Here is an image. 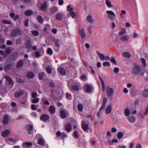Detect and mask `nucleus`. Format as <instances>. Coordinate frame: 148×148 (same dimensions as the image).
Returning a JSON list of instances; mask_svg holds the SVG:
<instances>
[{
  "label": "nucleus",
  "mask_w": 148,
  "mask_h": 148,
  "mask_svg": "<svg viewBox=\"0 0 148 148\" xmlns=\"http://www.w3.org/2000/svg\"><path fill=\"white\" fill-rule=\"evenodd\" d=\"M47 3L46 1H45L41 5V10H45L47 8Z\"/></svg>",
  "instance_id": "nucleus-35"
},
{
  "label": "nucleus",
  "mask_w": 148,
  "mask_h": 148,
  "mask_svg": "<svg viewBox=\"0 0 148 148\" xmlns=\"http://www.w3.org/2000/svg\"><path fill=\"white\" fill-rule=\"evenodd\" d=\"M58 9L57 7H53L51 8L50 10V13L52 14L58 11Z\"/></svg>",
  "instance_id": "nucleus-20"
},
{
  "label": "nucleus",
  "mask_w": 148,
  "mask_h": 148,
  "mask_svg": "<svg viewBox=\"0 0 148 148\" xmlns=\"http://www.w3.org/2000/svg\"><path fill=\"white\" fill-rule=\"evenodd\" d=\"M80 79L82 80L85 81L87 79V77L85 75H83L81 76Z\"/></svg>",
  "instance_id": "nucleus-55"
},
{
  "label": "nucleus",
  "mask_w": 148,
  "mask_h": 148,
  "mask_svg": "<svg viewBox=\"0 0 148 148\" xmlns=\"http://www.w3.org/2000/svg\"><path fill=\"white\" fill-rule=\"evenodd\" d=\"M126 13V12L125 10H122L121 11L120 16L121 19L124 18Z\"/></svg>",
  "instance_id": "nucleus-30"
},
{
  "label": "nucleus",
  "mask_w": 148,
  "mask_h": 148,
  "mask_svg": "<svg viewBox=\"0 0 148 148\" xmlns=\"http://www.w3.org/2000/svg\"><path fill=\"white\" fill-rule=\"evenodd\" d=\"M73 88L74 90H78L79 89V86H73Z\"/></svg>",
  "instance_id": "nucleus-64"
},
{
  "label": "nucleus",
  "mask_w": 148,
  "mask_h": 148,
  "mask_svg": "<svg viewBox=\"0 0 148 148\" xmlns=\"http://www.w3.org/2000/svg\"><path fill=\"white\" fill-rule=\"evenodd\" d=\"M9 118L8 115H6L4 117L3 119V123L4 124H7L9 121Z\"/></svg>",
  "instance_id": "nucleus-25"
},
{
  "label": "nucleus",
  "mask_w": 148,
  "mask_h": 148,
  "mask_svg": "<svg viewBox=\"0 0 148 148\" xmlns=\"http://www.w3.org/2000/svg\"><path fill=\"white\" fill-rule=\"evenodd\" d=\"M37 19L38 22L40 23H42L43 22V19L42 17L40 16H38L37 17Z\"/></svg>",
  "instance_id": "nucleus-46"
},
{
  "label": "nucleus",
  "mask_w": 148,
  "mask_h": 148,
  "mask_svg": "<svg viewBox=\"0 0 148 148\" xmlns=\"http://www.w3.org/2000/svg\"><path fill=\"white\" fill-rule=\"evenodd\" d=\"M124 113L125 115L126 116H129L130 114L129 109L128 108H125L124 110Z\"/></svg>",
  "instance_id": "nucleus-33"
},
{
  "label": "nucleus",
  "mask_w": 148,
  "mask_h": 148,
  "mask_svg": "<svg viewBox=\"0 0 148 148\" xmlns=\"http://www.w3.org/2000/svg\"><path fill=\"white\" fill-rule=\"evenodd\" d=\"M26 128L28 131V133L30 134H31L32 133V131L33 129V126L30 125H28L26 126Z\"/></svg>",
  "instance_id": "nucleus-22"
},
{
  "label": "nucleus",
  "mask_w": 148,
  "mask_h": 148,
  "mask_svg": "<svg viewBox=\"0 0 148 148\" xmlns=\"http://www.w3.org/2000/svg\"><path fill=\"white\" fill-rule=\"evenodd\" d=\"M21 104L22 107L24 108L26 107L28 105L27 101L26 100H25L22 101Z\"/></svg>",
  "instance_id": "nucleus-36"
},
{
  "label": "nucleus",
  "mask_w": 148,
  "mask_h": 148,
  "mask_svg": "<svg viewBox=\"0 0 148 148\" xmlns=\"http://www.w3.org/2000/svg\"><path fill=\"white\" fill-rule=\"evenodd\" d=\"M111 1V0H105L106 4L108 8H111L113 7Z\"/></svg>",
  "instance_id": "nucleus-26"
},
{
  "label": "nucleus",
  "mask_w": 148,
  "mask_h": 148,
  "mask_svg": "<svg viewBox=\"0 0 148 148\" xmlns=\"http://www.w3.org/2000/svg\"><path fill=\"white\" fill-rule=\"evenodd\" d=\"M121 39L123 41H127L128 40V38L127 36L126 35H124L122 36L121 37Z\"/></svg>",
  "instance_id": "nucleus-48"
},
{
  "label": "nucleus",
  "mask_w": 148,
  "mask_h": 148,
  "mask_svg": "<svg viewBox=\"0 0 148 148\" xmlns=\"http://www.w3.org/2000/svg\"><path fill=\"white\" fill-rule=\"evenodd\" d=\"M108 142L110 145H112L114 143H117L118 140L116 139H113L112 140H110V139H108Z\"/></svg>",
  "instance_id": "nucleus-17"
},
{
  "label": "nucleus",
  "mask_w": 148,
  "mask_h": 148,
  "mask_svg": "<svg viewBox=\"0 0 148 148\" xmlns=\"http://www.w3.org/2000/svg\"><path fill=\"white\" fill-rule=\"evenodd\" d=\"M123 136V134L122 132H119L117 135V138L119 139L122 138Z\"/></svg>",
  "instance_id": "nucleus-42"
},
{
  "label": "nucleus",
  "mask_w": 148,
  "mask_h": 148,
  "mask_svg": "<svg viewBox=\"0 0 148 148\" xmlns=\"http://www.w3.org/2000/svg\"><path fill=\"white\" fill-rule=\"evenodd\" d=\"M23 64V62L22 60H19L17 63L16 66L17 68H19L21 67Z\"/></svg>",
  "instance_id": "nucleus-40"
},
{
  "label": "nucleus",
  "mask_w": 148,
  "mask_h": 148,
  "mask_svg": "<svg viewBox=\"0 0 148 148\" xmlns=\"http://www.w3.org/2000/svg\"><path fill=\"white\" fill-rule=\"evenodd\" d=\"M140 61L144 67H146V66L147 64L146 61L144 58H141L140 59Z\"/></svg>",
  "instance_id": "nucleus-34"
},
{
  "label": "nucleus",
  "mask_w": 148,
  "mask_h": 148,
  "mask_svg": "<svg viewBox=\"0 0 148 148\" xmlns=\"http://www.w3.org/2000/svg\"><path fill=\"white\" fill-rule=\"evenodd\" d=\"M45 73H41L39 74V78L40 79H42L45 75Z\"/></svg>",
  "instance_id": "nucleus-49"
},
{
  "label": "nucleus",
  "mask_w": 148,
  "mask_h": 148,
  "mask_svg": "<svg viewBox=\"0 0 148 148\" xmlns=\"http://www.w3.org/2000/svg\"><path fill=\"white\" fill-rule=\"evenodd\" d=\"M85 88H86V92H90L91 91V88L90 85H85L84 86Z\"/></svg>",
  "instance_id": "nucleus-39"
},
{
  "label": "nucleus",
  "mask_w": 148,
  "mask_h": 148,
  "mask_svg": "<svg viewBox=\"0 0 148 148\" xmlns=\"http://www.w3.org/2000/svg\"><path fill=\"white\" fill-rule=\"evenodd\" d=\"M125 32V31L124 29L120 31L119 33V35H122L124 34Z\"/></svg>",
  "instance_id": "nucleus-59"
},
{
  "label": "nucleus",
  "mask_w": 148,
  "mask_h": 148,
  "mask_svg": "<svg viewBox=\"0 0 148 148\" xmlns=\"http://www.w3.org/2000/svg\"><path fill=\"white\" fill-rule=\"evenodd\" d=\"M5 77L9 83V84L12 85L13 84V82L12 79L10 77L5 76Z\"/></svg>",
  "instance_id": "nucleus-31"
},
{
  "label": "nucleus",
  "mask_w": 148,
  "mask_h": 148,
  "mask_svg": "<svg viewBox=\"0 0 148 148\" xmlns=\"http://www.w3.org/2000/svg\"><path fill=\"white\" fill-rule=\"evenodd\" d=\"M73 136V137L75 138H77L78 137V133L77 131H75L74 132Z\"/></svg>",
  "instance_id": "nucleus-58"
},
{
  "label": "nucleus",
  "mask_w": 148,
  "mask_h": 148,
  "mask_svg": "<svg viewBox=\"0 0 148 148\" xmlns=\"http://www.w3.org/2000/svg\"><path fill=\"white\" fill-rule=\"evenodd\" d=\"M99 79L101 83L102 87V90L103 91H104L105 90V85L104 82L103 81V80L100 76H99Z\"/></svg>",
  "instance_id": "nucleus-24"
},
{
  "label": "nucleus",
  "mask_w": 148,
  "mask_h": 148,
  "mask_svg": "<svg viewBox=\"0 0 148 148\" xmlns=\"http://www.w3.org/2000/svg\"><path fill=\"white\" fill-rule=\"evenodd\" d=\"M2 23H3L7 24H11V22L8 20H4L2 21Z\"/></svg>",
  "instance_id": "nucleus-57"
},
{
  "label": "nucleus",
  "mask_w": 148,
  "mask_h": 148,
  "mask_svg": "<svg viewBox=\"0 0 148 148\" xmlns=\"http://www.w3.org/2000/svg\"><path fill=\"white\" fill-rule=\"evenodd\" d=\"M132 36H133L134 38H137L138 37V35L137 33L135 32H134L133 33Z\"/></svg>",
  "instance_id": "nucleus-61"
},
{
  "label": "nucleus",
  "mask_w": 148,
  "mask_h": 148,
  "mask_svg": "<svg viewBox=\"0 0 148 148\" xmlns=\"http://www.w3.org/2000/svg\"><path fill=\"white\" fill-rule=\"evenodd\" d=\"M22 31L19 28H16L14 29L11 35L13 36H16L21 34Z\"/></svg>",
  "instance_id": "nucleus-4"
},
{
  "label": "nucleus",
  "mask_w": 148,
  "mask_h": 148,
  "mask_svg": "<svg viewBox=\"0 0 148 148\" xmlns=\"http://www.w3.org/2000/svg\"><path fill=\"white\" fill-rule=\"evenodd\" d=\"M119 71V69L118 67H115L114 69V71L115 73H118Z\"/></svg>",
  "instance_id": "nucleus-62"
},
{
  "label": "nucleus",
  "mask_w": 148,
  "mask_h": 148,
  "mask_svg": "<svg viewBox=\"0 0 148 148\" xmlns=\"http://www.w3.org/2000/svg\"><path fill=\"white\" fill-rule=\"evenodd\" d=\"M33 144L31 142H27L23 144V146L24 148H28L32 146Z\"/></svg>",
  "instance_id": "nucleus-13"
},
{
  "label": "nucleus",
  "mask_w": 148,
  "mask_h": 148,
  "mask_svg": "<svg viewBox=\"0 0 148 148\" xmlns=\"http://www.w3.org/2000/svg\"><path fill=\"white\" fill-rule=\"evenodd\" d=\"M127 120L130 122L131 123H134L136 121V118L132 116H129L127 118Z\"/></svg>",
  "instance_id": "nucleus-16"
},
{
  "label": "nucleus",
  "mask_w": 148,
  "mask_h": 148,
  "mask_svg": "<svg viewBox=\"0 0 148 148\" xmlns=\"http://www.w3.org/2000/svg\"><path fill=\"white\" fill-rule=\"evenodd\" d=\"M45 70L48 73H51V68L49 67H46L45 68Z\"/></svg>",
  "instance_id": "nucleus-54"
},
{
  "label": "nucleus",
  "mask_w": 148,
  "mask_h": 148,
  "mask_svg": "<svg viewBox=\"0 0 148 148\" xmlns=\"http://www.w3.org/2000/svg\"><path fill=\"white\" fill-rule=\"evenodd\" d=\"M25 45L26 47L29 49L31 47L32 45L31 44V42L30 41H26L25 43Z\"/></svg>",
  "instance_id": "nucleus-38"
},
{
  "label": "nucleus",
  "mask_w": 148,
  "mask_h": 148,
  "mask_svg": "<svg viewBox=\"0 0 148 148\" xmlns=\"http://www.w3.org/2000/svg\"><path fill=\"white\" fill-rule=\"evenodd\" d=\"M82 126L83 130L84 131H86L89 128L88 125L86 123L85 121L84 120L82 122Z\"/></svg>",
  "instance_id": "nucleus-9"
},
{
  "label": "nucleus",
  "mask_w": 148,
  "mask_h": 148,
  "mask_svg": "<svg viewBox=\"0 0 148 148\" xmlns=\"http://www.w3.org/2000/svg\"><path fill=\"white\" fill-rule=\"evenodd\" d=\"M142 95L145 98L148 97V90L147 89H145L142 92Z\"/></svg>",
  "instance_id": "nucleus-28"
},
{
  "label": "nucleus",
  "mask_w": 148,
  "mask_h": 148,
  "mask_svg": "<svg viewBox=\"0 0 148 148\" xmlns=\"http://www.w3.org/2000/svg\"><path fill=\"white\" fill-rule=\"evenodd\" d=\"M24 93V91L21 90L20 91L16 93L14 95L15 97L16 98H18Z\"/></svg>",
  "instance_id": "nucleus-15"
},
{
  "label": "nucleus",
  "mask_w": 148,
  "mask_h": 148,
  "mask_svg": "<svg viewBox=\"0 0 148 148\" xmlns=\"http://www.w3.org/2000/svg\"><path fill=\"white\" fill-rule=\"evenodd\" d=\"M112 107L111 105H109L107 106L106 109L105 113L106 114H110L112 111Z\"/></svg>",
  "instance_id": "nucleus-11"
},
{
  "label": "nucleus",
  "mask_w": 148,
  "mask_h": 148,
  "mask_svg": "<svg viewBox=\"0 0 148 148\" xmlns=\"http://www.w3.org/2000/svg\"><path fill=\"white\" fill-rule=\"evenodd\" d=\"M77 108L78 110L79 111L82 112L83 110V107L82 105L81 104L79 103L78 105Z\"/></svg>",
  "instance_id": "nucleus-43"
},
{
  "label": "nucleus",
  "mask_w": 148,
  "mask_h": 148,
  "mask_svg": "<svg viewBox=\"0 0 148 148\" xmlns=\"http://www.w3.org/2000/svg\"><path fill=\"white\" fill-rule=\"evenodd\" d=\"M106 16L110 20H113L116 18V15L114 13L112 10H107L106 12Z\"/></svg>",
  "instance_id": "nucleus-1"
},
{
  "label": "nucleus",
  "mask_w": 148,
  "mask_h": 148,
  "mask_svg": "<svg viewBox=\"0 0 148 148\" xmlns=\"http://www.w3.org/2000/svg\"><path fill=\"white\" fill-rule=\"evenodd\" d=\"M63 14H57L56 16V18L58 20H61L63 18Z\"/></svg>",
  "instance_id": "nucleus-29"
},
{
  "label": "nucleus",
  "mask_w": 148,
  "mask_h": 148,
  "mask_svg": "<svg viewBox=\"0 0 148 148\" xmlns=\"http://www.w3.org/2000/svg\"><path fill=\"white\" fill-rule=\"evenodd\" d=\"M96 53L101 60L104 61L105 60V56L103 54L100 53L97 51H96Z\"/></svg>",
  "instance_id": "nucleus-18"
},
{
  "label": "nucleus",
  "mask_w": 148,
  "mask_h": 148,
  "mask_svg": "<svg viewBox=\"0 0 148 148\" xmlns=\"http://www.w3.org/2000/svg\"><path fill=\"white\" fill-rule=\"evenodd\" d=\"M49 117L47 115L43 114L41 116L40 119L43 121H46L49 119Z\"/></svg>",
  "instance_id": "nucleus-21"
},
{
  "label": "nucleus",
  "mask_w": 148,
  "mask_h": 148,
  "mask_svg": "<svg viewBox=\"0 0 148 148\" xmlns=\"http://www.w3.org/2000/svg\"><path fill=\"white\" fill-rule=\"evenodd\" d=\"M69 115V113L67 110L64 109L61 111V116L62 119L66 118Z\"/></svg>",
  "instance_id": "nucleus-8"
},
{
  "label": "nucleus",
  "mask_w": 148,
  "mask_h": 148,
  "mask_svg": "<svg viewBox=\"0 0 148 148\" xmlns=\"http://www.w3.org/2000/svg\"><path fill=\"white\" fill-rule=\"evenodd\" d=\"M79 33L82 38H84L86 37V34L83 29H81L79 30Z\"/></svg>",
  "instance_id": "nucleus-23"
},
{
  "label": "nucleus",
  "mask_w": 148,
  "mask_h": 148,
  "mask_svg": "<svg viewBox=\"0 0 148 148\" xmlns=\"http://www.w3.org/2000/svg\"><path fill=\"white\" fill-rule=\"evenodd\" d=\"M77 14L74 12H71L68 13L67 16L68 17H71L72 18H75Z\"/></svg>",
  "instance_id": "nucleus-14"
},
{
  "label": "nucleus",
  "mask_w": 148,
  "mask_h": 148,
  "mask_svg": "<svg viewBox=\"0 0 148 148\" xmlns=\"http://www.w3.org/2000/svg\"><path fill=\"white\" fill-rule=\"evenodd\" d=\"M65 128L68 132H70L71 130V126L69 124H67L65 126Z\"/></svg>",
  "instance_id": "nucleus-37"
},
{
  "label": "nucleus",
  "mask_w": 148,
  "mask_h": 148,
  "mask_svg": "<svg viewBox=\"0 0 148 148\" xmlns=\"http://www.w3.org/2000/svg\"><path fill=\"white\" fill-rule=\"evenodd\" d=\"M31 33L34 35L37 36L39 34L37 30H34L31 31Z\"/></svg>",
  "instance_id": "nucleus-51"
},
{
  "label": "nucleus",
  "mask_w": 148,
  "mask_h": 148,
  "mask_svg": "<svg viewBox=\"0 0 148 148\" xmlns=\"http://www.w3.org/2000/svg\"><path fill=\"white\" fill-rule=\"evenodd\" d=\"M47 53L48 54L51 55L53 54V51L51 48H48L47 51Z\"/></svg>",
  "instance_id": "nucleus-53"
},
{
  "label": "nucleus",
  "mask_w": 148,
  "mask_h": 148,
  "mask_svg": "<svg viewBox=\"0 0 148 148\" xmlns=\"http://www.w3.org/2000/svg\"><path fill=\"white\" fill-rule=\"evenodd\" d=\"M58 72L62 75H64L66 74V71L65 69L62 67L58 68Z\"/></svg>",
  "instance_id": "nucleus-19"
},
{
  "label": "nucleus",
  "mask_w": 148,
  "mask_h": 148,
  "mask_svg": "<svg viewBox=\"0 0 148 148\" xmlns=\"http://www.w3.org/2000/svg\"><path fill=\"white\" fill-rule=\"evenodd\" d=\"M106 138L108 140V139H109V137L111 136V133L109 131H108L106 132Z\"/></svg>",
  "instance_id": "nucleus-56"
},
{
  "label": "nucleus",
  "mask_w": 148,
  "mask_h": 148,
  "mask_svg": "<svg viewBox=\"0 0 148 148\" xmlns=\"http://www.w3.org/2000/svg\"><path fill=\"white\" fill-rule=\"evenodd\" d=\"M39 101V98H37L36 99H33L32 100V102L33 103H37Z\"/></svg>",
  "instance_id": "nucleus-52"
},
{
  "label": "nucleus",
  "mask_w": 148,
  "mask_h": 148,
  "mask_svg": "<svg viewBox=\"0 0 148 148\" xmlns=\"http://www.w3.org/2000/svg\"><path fill=\"white\" fill-rule=\"evenodd\" d=\"M92 27L91 26H89L88 28V31L90 34L92 33Z\"/></svg>",
  "instance_id": "nucleus-63"
},
{
  "label": "nucleus",
  "mask_w": 148,
  "mask_h": 148,
  "mask_svg": "<svg viewBox=\"0 0 148 148\" xmlns=\"http://www.w3.org/2000/svg\"><path fill=\"white\" fill-rule=\"evenodd\" d=\"M86 19L88 22L90 23H93L94 22L93 19L90 15H88L86 17Z\"/></svg>",
  "instance_id": "nucleus-27"
},
{
  "label": "nucleus",
  "mask_w": 148,
  "mask_h": 148,
  "mask_svg": "<svg viewBox=\"0 0 148 148\" xmlns=\"http://www.w3.org/2000/svg\"><path fill=\"white\" fill-rule=\"evenodd\" d=\"M58 40L56 39H55L54 40V42L55 43V45L58 47H59V44L58 43Z\"/></svg>",
  "instance_id": "nucleus-60"
},
{
  "label": "nucleus",
  "mask_w": 148,
  "mask_h": 148,
  "mask_svg": "<svg viewBox=\"0 0 148 148\" xmlns=\"http://www.w3.org/2000/svg\"><path fill=\"white\" fill-rule=\"evenodd\" d=\"M107 101V99L106 98H104L103 100V102L102 104V106L99 110V112L97 113V116L98 117H100L101 113V110L104 109L106 106V104Z\"/></svg>",
  "instance_id": "nucleus-3"
},
{
  "label": "nucleus",
  "mask_w": 148,
  "mask_h": 148,
  "mask_svg": "<svg viewBox=\"0 0 148 148\" xmlns=\"http://www.w3.org/2000/svg\"><path fill=\"white\" fill-rule=\"evenodd\" d=\"M67 10L70 12H73V7L70 5H69L67 6Z\"/></svg>",
  "instance_id": "nucleus-45"
},
{
  "label": "nucleus",
  "mask_w": 148,
  "mask_h": 148,
  "mask_svg": "<svg viewBox=\"0 0 148 148\" xmlns=\"http://www.w3.org/2000/svg\"><path fill=\"white\" fill-rule=\"evenodd\" d=\"M106 92L107 95L110 97L113 95L114 91L112 88L109 86H107L106 88Z\"/></svg>",
  "instance_id": "nucleus-5"
},
{
  "label": "nucleus",
  "mask_w": 148,
  "mask_h": 148,
  "mask_svg": "<svg viewBox=\"0 0 148 148\" xmlns=\"http://www.w3.org/2000/svg\"><path fill=\"white\" fill-rule=\"evenodd\" d=\"M140 66H134L132 70V73L134 75H138L141 72Z\"/></svg>",
  "instance_id": "nucleus-2"
},
{
  "label": "nucleus",
  "mask_w": 148,
  "mask_h": 148,
  "mask_svg": "<svg viewBox=\"0 0 148 148\" xmlns=\"http://www.w3.org/2000/svg\"><path fill=\"white\" fill-rule=\"evenodd\" d=\"M10 133V131L8 129H6L3 131L2 133V136L3 137H5Z\"/></svg>",
  "instance_id": "nucleus-10"
},
{
  "label": "nucleus",
  "mask_w": 148,
  "mask_h": 148,
  "mask_svg": "<svg viewBox=\"0 0 148 148\" xmlns=\"http://www.w3.org/2000/svg\"><path fill=\"white\" fill-rule=\"evenodd\" d=\"M49 111L51 114H54L55 111V107L53 106H51L49 108Z\"/></svg>",
  "instance_id": "nucleus-32"
},
{
  "label": "nucleus",
  "mask_w": 148,
  "mask_h": 148,
  "mask_svg": "<svg viewBox=\"0 0 148 148\" xmlns=\"http://www.w3.org/2000/svg\"><path fill=\"white\" fill-rule=\"evenodd\" d=\"M34 76V73L32 72H30L27 75V77L28 78H32Z\"/></svg>",
  "instance_id": "nucleus-47"
},
{
  "label": "nucleus",
  "mask_w": 148,
  "mask_h": 148,
  "mask_svg": "<svg viewBox=\"0 0 148 148\" xmlns=\"http://www.w3.org/2000/svg\"><path fill=\"white\" fill-rule=\"evenodd\" d=\"M11 52V50L10 48H6L5 50V53L4 52L1 50H0V53L1 55H3L4 57H5L9 54Z\"/></svg>",
  "instance_id": "nucleus-7"
},
{
  "label": "nucleus",
  "mask_w": 148,
  "mask_h": 148,
  "mask_svg": "<svg viewBox=\"0 0 148 148\" xmlns=\"http://www.w3.org/2000/svg\"><path fill=\"white\" fill-rule=\"evenodd\" d=\"M41 136L40 134H38L36 136V138H38L39 140L38 141V143L41 145H43L45 143V140L43 138H41Z\"/></svg>",
  "instance_id": "nucleus-6"
},
{
  "label": "nucleus",
  "mask_w": 148,
  "mask_h": 148,
  "mask_svg": "<svg viewBox=\"0 0 148 148\" xmlns=\"http://www.w3.org/2000/svg\"><path fill=\"white\" fill-rule=\"evenodd\" d=\"M6 142L8 144L10 145H12L13 143H16V140L14 139L9 138L6 140Z\"/></svg>",
  "instance_id": "nucleus-12"
},
{
  "label": "nucleus",
  "mask_w": 148,
  "mask_h": 148,
  "mask_svg": "<svg viewBox=\"0 0 148 148\" xmlns=\"http://www.w3.org/2000/svg\"><path fill=\"white\" fill-rule=\"evenodd\" d=\"M33 13V11L30 10H27L25 12V15L27 16H29L32 14Z\"/></svg>",
  "instance_id": "nucleus-41"
},
{
  "label": "nucleus",
  "mask_w": 148,
  "mask_h": 148,
  "mask_svg": "<svg viewBox=\"0 0 148 148\" xmlns=\"http://www.w3.org/2000/svg\"><path fill=\"white\" fill-rule=\"evenodd\" d=\"M31 95L33 98L35 99L37 96V93L36 92H33L32 93Z\"/></svg>",
  "instance_id": "nucleus-50"
},
{
  "label": "nucleus",
  "mask_w": 148,
  "mask_h": 148,
  "mask_svg": "<svg viewBox=\"0 0 148 148\" xmlns=\"http://www.w3.org/2000/svg\"><path fill=\"white\" fill-rule=\"evenodd\" d=\"M123 56L126 58H129L131 56L130 53L128 52H125L123 53Z\"/></svg>",
  "instance_id": "nucleus-44"
}]
</instances>
